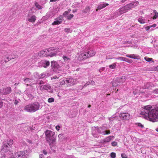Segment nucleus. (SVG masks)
<instances>
[{"mask_svg":"<svg viewBox=\"0 0 158 158\" xmlns=\"http://www.w3.org/2000/svg\"><path fill=\"white\" fill-rule=\"evenodd\" d=\"M139 4V2L137 1H135L130 3L124 6L121 7L115 12L114 14L116 15V16H118L127 12L129 10H130L133 8L135 7V6H138Z\"/></svg>","mask_w":158,"mask_h":158,"instance_id":"nucleus-1","label":"nucleus"},{"mask_svg":"<svg viewBox=\"0 0 158 158\" xmlns=\"http://www.w3.org/2000/svg\"><path fill=\"white\" fill-rule=\"evenodd\" d=\"M46 139L50 145H52L55 143L56 141V136L55 132L52 131L47 130L45 132Z\"/></svg>","mask_w":158,"mask_h":158,"instance_id":"nucleus-2","label":"nucleus"},{"mask_svg":"<svg viewBox=\"0 0 158 158\" xmlns=\"http://www.w3.org/2000/svg\"><path fill=\"white\" fill-rule=\"evenodd\" d=\"M146 119L152 122L158 121V107L152 109Z\"/></svg>","mask_w":158,"mask_h":158,"instance_id":"nucleus-3","label":"nucleus"},{"mask_svg":"<svg viewBox=\"0 0 158 158\" xmlns=\"http://www.w3.org/2000/svg\"><path fill=\"white\" fill-rule=\"evenodd\" d=\"M2 53L4 55L2 60V63H4V62H3V61L6 63L10 60L16 58L17 57V55H14L10 50L3 52Z\"/></svg>","mask_w":158,"mask_h":158,"instance_id":"nucleus-4","label":"nucleus"},{"mask_svg":"<svg viewBox=\"0 0 158 158\" xmlns=\"http://www.w3.org/2000/svg\"><path fill=\"white\" fill-rule=\"evenodd\" d=\"M62 48H48L47 50L48 56H49L50 57H52L56 56L57 54L61 55H62L61 53L58 54L59 52H62Z\"/></svg>","mask_w":158,"mask_h":158,"instance_id":"nucleus-5","label":"nucleus"},{"mask_svg":"<svg viewBox=\"0 0 158 158\" xmlns=\"http://www.w3.org/2000/svg\"><path fill=\"white\" fill-rule=\"evenodd\" d=\"M40 106L39 104L35 102L26 106L24 110L28 112H35L39 110Z\"/></svg>","mask_w":158,"mask_h":158,"instance_id":"nucleus-6","label":"nucleus"},{"mask_svg":"<svg viewBox=\"0 0 158 158\" xmlns=\"http://www.w3.org/2000/svg\"><path fill=\"white\" fill-rule=\"evenodd\" d=\"M13 143V140L9 139L3 143L1 151L6 152L10 150Z\"/></svg>","mask_w":158,"mask_h":158,"instance_id":"nucleus-7","label":"nucleus"},{"mask_svg":"<svg viewBox=\"0 0 158 158\" xmlns=\"http://www.w3.org/2000/svg\"><path fill=\"white\" fill-rule=\"evenodd\" d=\"M27 151H21L17 152L15 153V156L11 158H27L28 155Z\"/></svg>","mask_w":158,"mask_h":158,"instance_id":"nucleus-8","label":"nucleus"},{"mask_svg":"<svg viewBox=\"0 0 158 158\" xmlns=\"http://www.w3.org/2000/svg\"><path fill=\"white\" fill-rule=\"evenodd\" d=\"M152 106L151 105H148L145 106L144 107V110L141 113V114L144 115V118L146 119L147 118V116L149 115V113L150 112L152 109Z\"/></svg>","mask_w":158,"mask_h":158,"instance_id":"nucleus-9","label":"nucleus"},{"mask_svg":"<svg viewBox=\"0 0 158 158\" xmlns=\"http://www.w3.org/2000/svg\"><path fill=\"white\" fill-rule=\"evenodd\" d=\"M63 20V17L60 15L56 18L53 22L52 23V25H59L62 23Z\"/></svg>","mask_w":158,"mask_h":158,"instance_id":"nucleus-10","label":"nucleus"},{"mask_svg":"<svg viewBox=\"0 0 158 158\" xmlns=\"http://www.w3.org/2000/svg\"><path fill=\"white\" fill-rule=\"evenodd\" d=\"M119 117L121 119L125 120H128L131 118L130 114L127 113H122L120 114Z\"/></svg>","mask_w":158,"mask_h":158,"instance_id":"nucleus-11","label":"nucleus"},{"mask_svg":"<svg viewBox=\"0 0 158 158\" xmlns=\"http://www.w3.org/2000/svg\"><path fill=\"white\" fill-rule=\"evenodd\" d=\"M11 92V88L10 87L3 88L0 90V94H10Z\"/></svg>","mask_w":158,"mask_h":158,"instance_id":"nucleus-12","label":"nucleus"},{"mask_svg":"<svg viewBox=\"0 0 158 158\" xmlns=\"http://www.w3.org/2000/svg\"><path fill=\"white\" fill-rule=\"evenodd\" d=\"M50 64L49 61L46 60H43L41 61L38 64V66H41L43 67L46 68Z\"/></svg>","mask_w":158,"mask_h":158,"instance_id":"nucleus-13","label":"nucleus"},{"mask_svg":"<svg viewBox=\"0 0 158 158\" xmlns=\"http://www.w3.org/2000/svg\"><path fill=\"white\" fill-rule=\"evenodd\" d=\"M44 89L47 90L48 92L50 93H52L53 92V89L52 88L49 84H48L44 85L41 89Z\"/></svg>","mask_w":158,"mask_h":158,"instance_id":"nucleus-14","label":"nucleus"},{"mask_svg":"<svg viewBox=\"0 0 158 158\" xmlns=\"http://www.w3.org/2000/svg\"><path fill=\"white\" fill-rule=\"evenodd\" d=\"M76 80L73 79H67V86H71L74 85L76 83Z\"/></svg>","mask_w":158,"mask_h":158,"instance_id":"nucleus-15","label":"nucleus"},{"mask_svg":"<svg viewBox=\"0 0 158 158\" xmlns=\"http://www.w3.org/2000/svg\"><path fill=\"white\" fill-rule=\"evenodd\" d=\"M87 53L86 52H83L80 54L78 57V59L80 60H82L86 59L88 57L87 55H86Z\"/></svg>","mask_w":158,"mask_h":158,"instance_id":"nucleus-16","label":"nucleus"},{"mask_svg":"<svg viewBox=\"0 0 158 158\" xmlns=\"http://www.w3.org/2000/svg\"><path fill=\"white\" fill-rule=\"evenodd\" d=\"M104 129V127H100L98 129V132L103 135L110 134V130H106L105 131H102V132H101L100 131V129L103 130Z\"/></svg>","mask_w":158,"mask_h":158,"instance_id":"nucleus-17","label":"nucleus"},{"mask_svg":"<svg viewBox=\"0 0 158 158\" xmlns=\"http://www.w3.org/2000/svg\"><path fill=\"white\" fill-rule=\"evenodd\" d=\"M87 55L88 57H91L93 56L96 53V52L93 50H90L87 52H86Z\"/></svg>","mask_w":158,"mask_h":158,"instance_id":"nucleus-18","label":"nucleus"},{"mask_svg":"<svg viewBox=\"0 0 158 158\" xmlns=\"http://www.w3.org/2000/svg\"><path fill=\"white\" fill-rule=\"evenodd\" d=\"M47 50H45L44 51H42L40 52L39 53V55L41 57L48 56Z\"/></svg>","mask_w":158,"mask_h":158,"instance_id":"nucleus-19","label":"nucleus"},{"mask_svg":"<svg viewBox=\"0 0 158 158\" xmlns=\"http://www.w3.org/2000/svg\"><path fill=\"white\" fill-rule=\"evenodd\" d=\"M114 138V136H110L107 137H106L105 139H104L103 141V142L106 143L110 141V140H112Z\"/></svg>","mask_w":158,"mask_h":158,"instance_id":"nucleus-20","label":"nucleus"},{"mask_svg":"<svg viewBox=\"0 0 158 158\" xmlns=\"http://www.w3.org/2000/svg\"><path fill=\"white\" fill-rule=\"evenodd\" d=\"M33 76L36 77H38V78H43L46 76V74L45 73H43L39 76L37 73H35L33 74Z\"/></svg>","mask_w":158,"mask_h":158,"instance_id":"nucleus-21","label":"nucleus"},{"mask_svg":"<svg viewBox=\"0 0 158 158\" xmlns=\"http://www.w3.org/2000/svg\"><path fill=\"white\" fill-rule=\"evenodd\" d=\"M27 19L28 21L29 22L34 23L36 20V17L35 15H33L31 17H28Z\"/></svg>","mask_w":158,"mask_h":158,"instance_id":"nucleus-22","label":"nucleus"},{"mask_svg":"<svg viewBox=\"0 0 158 158\" xmlns=\"http://www.w3.org/2000/svg\"><path fill=\"white\" fill-rule=\"evenodd\" d=\"M126 56L128 57L134 59H139L140 58L139 56H136L135 54L127 55Z\"/></svg>","mask_w":158,"mask_h":158,"instance_id":"nucleus-23","label":"nucleus"},{"mask_svg":"<svg viewBox=\"0 0 158 158\" xmlns=\"http://www.w3.org/2000/svg\"><path fill=\"white\" fill-rule=\"evenodd\" d=\"M108 5V4H103L100 5L98 7L97 9L96 10V11H97L98 10H101L103 8L105 7L106 6Z\"/></svg>","mask_w":158,"mask_h":158,"instance_id":"nucleus-24","label":"nucleus"},{"mask_svg":"<svg viewBox=\"0 0 158 158\" xmlns=\"http://www.w3.org/2000/svg\"><path fill=\"white\" fill-rule=\"evenodd\" d=\"M52 67L54 68H56L58 65L57 64L55 61H53L51 62Z\"/></svg>","mask_w":158,"mask_h":158,"instance_id":"nucleus-25","label":"nucleus"},{"mask_svg":"<svg viewBox=\"0 0 158 158\" xmlns=\"http://www.w3.org/2000/svg\"><path fill=\"white\" fill-rule=\"evenodd\" d=\"M118 79L114 80L112 82V86L113 87H115L118 86Z\"/></svg>","mask_w":158,"mask_h":158,"instance_id":"nucleus-26","label":"nucleus"},{"mask_svg":"<svg viewBox=\"0 0 158 158\" xmlns=\"http://www.w3.org/2000/svg\"><path fill=\"white\" fill-rule=\"evenodd\" d=\"M90 9L89 6L87 7L82 10V12L85 13H88L89 12Z\"/></svg>","mask_w":158,"mask_h":158,"instance_id":"nucleus-27","label":"nucleus"},{"mask_svg":"<svg viewBox=\"0 0 158 158\" xmlns=\"http://www.w3.org/2000/svg\"><path fill=\"white\" fill-rule=\"evenodd\" d=\"M138 20L141 24H143L145 22L144 19L142 17L139 18Z\"/></svg>","mask_w":158,"mask_h":158,"instance_id":"nucleus-28","label":"nucleus"},{"mask_svg":"<svg viewBox=\"0 0 158 158\" xmlns=\"http://www.w3.org/2000/svg\"><path fill=\"white\" fill-rule=\"evenodd\" d=\"M34 79H35L34 78L32 77V76L31 79L28 78H24L23 80L25 83H27L29 80H34Z\"/></svg>","mask_w":158,"mask_h":158,"instance_id":"nucleus-29","label":"nucleus"},{"mask_svg":"<svg viewBox=\"0 0 158 158\" xmlns=\"http://www.w3.org/2000/svg\"><path fill=\"white\" fill-rule=\"evenodd\" d=\"M66 81H67V78H65L61 81L60 83V84L62 85H67V83L66 82Z\"/></svg>","mask_w":158,"mask_h":158,"instance_id":"nucleus-30","label":"nucleus"},{"mask_svg":"<svg viewBox=\"0 0 158 158\" xmlns=\"http://www.w3.org/2000/svg\"><path fill=\"white\" fill-rule=\"evenodd\" d=\"M35 6L36 7L38 8L39 9H41L42 8V7L40 5H39L38 3L36 2L35 3Z\"/></svg>","mask_w":158,"mask_h":158,"instance_id":"nucleus-31","label":"nucleus"},{"mask_svg":"<svg viewBox=\"0 0 158 158\" xmlns=\"http://www.w3.org/2000/svg\"><path fill=\"white\" fill-rule=\"evenodd\" d=\"M116 59L119 60H120L123 61H126L127 60H126V58L123 57H119L118 58H116Z\"/></svg>","mask_w":158,"mask_h":158,"instance_id":"nucleus-32","label":"nucleus"},{"mask_svg":"<svg viewBox=\"0 0 158 158\" xmlns=\"http://www.w3.org/2000/svg\"><path fill=\"white\" fill-rule=\"evenodd\" d=\"M116 66V65L115 64L113 63L112 64L109 65V67L110 68L113 69H114L115 68Z\"/></svg>","mask_w":158,"mask_h":158,"instance_id":"nucleus-33","label":"nucleus"},{"mask_svg":"<svg viewBox=\"0 0 158 158\" xmlns=\"http://www.w3.org/2000/svg\"><path fill=\"white\" fill-rule=\"evenodd\" d=\"M155 13V15L153 17V19H156L158 17V13L157 12H156V10L154 11Z\"/></svg>","mask_w":158,"mask_h":158,"instance_id":"nucleus-34","label":"nucleus"},{"mask_svg":"<svg viewBox=\"0 0 158 158\" xmlns=\"http://www.w3.org/2000/svg\"><path fill=\"white\" fill-rule=\"evenodd\" d=\"M73 17V15L72 14H70L67 16V19L68 20H70Z\"/></svg>","mask_w":158,"mask_h":158,"instance_id":"nucleus-35","label":"nucleus"},{"mask_svg":"<svg viewBox=\"0 0 158 158\" xmlns=\"http://www.w3.org/2000/svg\"><path fill=\"white\" fill-rule=\"evenodd\" d=\"M48 102H54V99L53 98H49L48 99Z\"/></svg>","mask_w":158,"mask_h":158,"instance_id":"nucleus-36","label":"nucleus"},{"mask_svg":"<svg viewBox=\"0 0 158 158\" xmlns=\"http://www.w3.org/2000/svg\"><path fill=\"white\" fill-rule=\"evenodd\" d=\"M144 59L145 60L149 62L151 61L152 60V58H148L147 57H144Z\"/></svg>","mask_w":158,"mask_h":158,"instance_id":"nucleus-37","label":"nucleus"},{"mask_svg":"<svg viewBox=\"0 0 158 158\" xmlns=\"http://www.w3.org/2000/svg\"><path fill=\"white\" fill-rule=\"evenodd\" d=\"M44 82L42 81H40L39 82L40 87V89H41L42 88H43V85L42 84L44 83Z\"/></svg>","mask_w":158,"mask_h":158,"instance_id":"nucleus-38","label":"nucleus"},{"mask_svg":"<svg viewBox=\"0 0 158 158\" xmlns=\"http://www.w3.org/2000/svg\"><path fill=\"white\" fill-rule=\"evenodd\" d=\"M63 58L65 61H68L70 60V59L68 56H63Z\"/></svg>","mask_w":158,"mask_h":158,"instance_id":"nucleus-39","label":"nucleus"},{"mask_svg":"<svg viewBox=\"0 0 158 158\" xmlns=\"http://www.w3.org/2000/svg\"><path fill=\"white\" fill-rule=\"evenodd\" d=\"M110 156L112 158H115L116 157V154L114 152H112L110 154Z\"/></svg>","mask_w":158,"mask_h":158,"instance_id":"nucleus-40","label":"nucleus"},{"mask_svg":"<svg viewBox=\"0 0 158 158\" xmlns=\"http://www.w3.org/2000/svg\"><path fill=\"white\" fill-rule=\"evenodd\" d=\"M136 124L137 125V126L140 127L141 128H143L144 127V126L143 125H142L141 123H136Z\"/></svg>","mask_w":158,"mask_h":158,"instance_id":"nucleus-41","label":"nucleus"},{"mask_svg":"<svg viewBox=\"0 0 158 158\" xmlns=\"http://www.w3.org/2000/svg\"><path fill=\"white\" fill-rule=\"evenodd\" d=\"M20 99L17 100L16 99L15 100L14 104L15 105H17L20 102Z\"/></svg>","mask_w":158,"mask_h":158,"instance_id":"nucleus-42","label":"nucleus"},{"mask_svg":"<svg viewBox=\"0 0 158 158\" xmlns=\"http://www.w3.org/2000/svg\"><path fill=\"white\" fill-rule=\"evenodd\" d=\"M69 13L68 11H65L63 13V15L64 16L66 17L67 16H68V15L69 14Z\"/></svg>","mask_w":158,"mask_h":158,"instance_id":"nucleus-43","label":"nucleus"},{"mask_svg":"<svg viewBox=\"0 0 158 158\" xmlns=\"http://www.w3.org/2000/svg\"><path fill=\"white\" fill-rule=\"evenodd\" d=\"M117 144V142L115 141H113L112 142L111 145L113 146H115Z\"/></svg>","mask_w":158,"mask_h":158,"instance_id":"nucleus-44","label":"nucleus"},{"mask_svg":"<svg viewBox=\"0 0 158 158\" xmlns=\"http://www.w3.org/2000/svg\"><path fill=\"white\" fill-rule=\"evenodd\" d=\"M59 78V77H58L56 76H55L53 77H51V80H53V79H58Z\"/></svg>","mask_w":158,"mask_h":158,"instance_id":"nucleus-45","label":"nucleus"},{"mask_svg":"<svg viewBox=\"0 0 158 158\" xmlns=\"http://www.w3.org/2000/svg\"><path fill=\"white\" fill-rule=\"evenodd\" d=\"M7 154H6L5 155V154H3L2 156L1 157V158H7V157L6 156V155ZM12 157H13V156H11L9 158H11Z\"/></svg>","mask_w":158,"mask_h":158,"instance_id":"nucleus-46","label":"nucleus"},{"mask_svg":"<svg viewBox=\"0 0 158 158\" xmlns=\"http://www.w3.org/2000/svg\"><path fill=\"white\" fill-rule=\"evenodd\" d=\"M153 92L155 94H158V89H155L154 90H153Z\"/></svg>","mask_w":158,"mask_h":158,"instance_id":"nucleus-47","label":"nucleus"},{"mask_svg":"<svg viewBox=\"0 0 158 158\" xmlns=\"http://www.w3.org/2000/svg\"><path fill=\"white\" fill-rule=\"evenodd\" d=\"M60 127L59 126H57L56 127V128L57 131H58L60 130Z\"/></svg>","mask_w":158,"mask_h":158,"instance_id":"nucleus-48","label":"nucleus"},{"mask_svg":"<svg viewBox=\"0 0 158 158\" xmlns=\"http://www.w3.org/2000/svg\"><path fill=\"white\" fill-rule=\"evenodd\" d=\"M151 27V26H147L145 27V29L146 30L148 31L149 30V29Z\"/></svg>","mask_w":158,"mask_h":158,"instance_id":"nucleus-49","label":"nucleus"},{"mask_svg":"<svg viewBox=\"0 0 158 158\" xmlns=\"http://www.w3.org/2000/svg\"><path fill=\"white\" fill-rule=\"evenodd\" d=\"M121 156L122 158H127L124 154H122L121 155Z\"/></svg>","mask_w":158,"mask_h":158,"instance_id":"nucleus-50","label":"nucleus"},{"mask_svg":"<svg viewBox=\"0 0 158 158\" xmlns=\"http://www.w3.org/2000/svg\"><path fill=\"white\" fill-rule=\"evenodd\" d=\"M3 102L2 101H0V108H1L3 106Z\"/></svg>","mask_w":158,"mask_h":158,"instance_id":"nucleus-51","label":"nucleus"},{"mask_svg":"<svg viewBox=\"0 0 158 158\" xmlns=\"http://www.w3.org/2000/svg\"><path fill=\"white\" fill-rule=\"evenodd\" d=\"M64 31L65 32H69L70 31V29L68 28H65L64 29Z\"/></svg>","mask_w":158,"mask_h":158,"instance_id":"nucleus-52","label":"nucleus"},{"mask_svg":"<svg viewBox=\"0 0 158 158\" xmlns=\"http://www.w3.org/2000/svg\"><path fill=\"white\" fill-rule=\"evenodd\" d=\"M90 84H92V85H93L94 84V82L93 81H89Z\"/></svg>","mask_w":158,"mask_h":158,"instance_id":"nucleus-53","label":"nucleus"},{"mask_svg":"<svg viewBox=\"0 0 158 158\" xmlns=\"http://www.w3.org/2000/svg\"><path fill=\"white\" fill-rule=\"evenodd\" d=\"M89 84H90V83H89V82H87L85 84V85H84V87H86V86H87V85H89Z\"/></svg>","mask_w":158,"mask_h":158,"instance_id":"nucleus-54","label":"nucleus"},{"mask_svg":"<svg viewBox=\"0 0 158 158\" xmlns=\"http://www.w3.org/2000/svg\"><path fill=\"white\" fill-rule=\"evenodd\" d=\"M51 13V12H48V13L47 14V15H46V16L48 17H50V16H51V15H50V14Z\"/></svg>","mask_w":158,"mask_h":158,"instance_id":"nucleus-55","label":"nucleus"},{"mask_svg":"<svg viewBox=\"0 0 158 158\" xmlns=\"http://www.w3.org/2000/svg\"><path fill=\"white\" fill-rule=\"evenodd\" d=\"M155 70L158 71V66L155 67L154 68Z\"/></svg>","mask_w":158,"mask_h":158,"instance_id":"nucleus-56","label":"nucleus"},{"mask_svg":"<svg viewBox=\"0 0 158 158\" xmlns=\"http://www.w3.org/2000/svg\"><path fill=\"white\" fill-rule=\"evenodd\" d=\"M40 158H44V156L43 154H40Z\"/></svg>","mask_w":158,"mask_h":158,"instance_id":"nucleus-57","label":"nucleus"},{"mask_svg":"<svg viewBox=\"0 0 158 158\" xmlns=\"http://www.w3.org/2000/svg\"><path fill=\"white\" fill-rule=\"evenodd\" d=\"M127 0H122L121 1V3H124L125 1H127Z\"/></svg>","mask_w":158,"mask_h":158,"instance_id":"nucleus-58","label":"nucleus"},{"mask_svg":"<svg viewBox=\"0 0 158 158\" xmlns=\"http://www.w3.org/2000/svg\"><path fill=\"white\" fill-rule=\"evenodd\" d=\"M156 26V24H153V25H152V26H151V27H155Z\"/></svg>","mask_w":158,"mask_h":158,"instance_id":"nucleus-59","label":"nucleus"},{"mask_svg":"<svg viewBox=\"0 0 158 158\" xmlns=\"http://www.w3.org/2000/svg\"><path fill=\"white\" fill-rule=\"evenodd\" d=\"M43 153L45 154V155H46L47 154V152H46V151L45 150H44L43 151Z\"/></svg>","mask_w":158,"mask_h":158,"instance_id":"nucleus-60","label":"nucleus"},{"mask_svg":"<svg viewBox=\"0 0 158 158\" xmlns=\"http://www.w3.org/2000/svg\"><path fill=\"white\" fill-rule=\"evenodd\" d=\"M63 135L62 134H59V135H58V137L59 138H60V137H62V136Z\"/></svg>","mask_w":158,"mask_h":158,"instance_id":"nucleus-61","label":"nucleus"},{"mask_svg":"<svg viewBox=\"0 0 158 158\" xmlns=\"http://www.w3.org/2000/svg\"><path fill=\"white\" fill-rule=\"evenodd\" d=\"M31 74V73L30 72H28L27 73V75H30Z\"/></svg>","mask_w":158,"mask_h":158,"instance_id":"nucleus-62","label":"nucleus"},{"mask_svg":"<svg viewBox=\"0 0 158 158\" xmlns=\"http://www.w3.org/2000/svg\"><path fill=\"white\" fill-rule=\"evenodd\" d=\"M156 131H157L158 132V128H156Z\"/></svg>","mask_w":158,"mask_h":158,"instance_id":"nucleus-63","label":"nucleus"},{"mask_svg":"<svg viewBox=\"0 0 158 158\" xmlns=\"http://www.w3.org/2000/svg\"><path fill=\"white\" fill-rule=\"evenodd\" d=\"M91 107V105H89L88 106V107L89 108Z\"/></svg>","mask_w":158,"mask_h":158,"instance_id":"nucleus-64","label":"nucleus"}]
</instances>
